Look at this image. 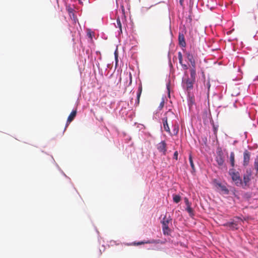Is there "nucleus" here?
<instances>
[{"label":"nucleus","instance_id":"nucleus-3","mask_svg":"<svg viewBox=\"0 0 258 258\" xmlns=\"http://www.w3.org/2000/svg\"><path fill=\"white\" fill-rule=\"evenodd\" d=\"M171 221L172 219L170 217L167 218L165 216L161 221V223L162 224V230L164 235H169L170 234L171 230L169 228L168 225Z\"/></svg>","mask_w":258,"mask_h":258},{"label":"nucleus","instance_id":"nucleus-22","mask_svg":"<svg viewBox=\"0 0 258 258\" xmlns=\"http://www.w3.org/2000/svg\"><path fill=\"white\" fill-rule=\"evenodd\" d=\"M186 211L190 216H192L194 215V211L191 208L190 205L187 206Z\"/></svg>","mask_w":258,"mask_h":258},{"label":"nucleus","instance_id":"nucleus-7","mask_svg":"<svg viewBox=\"0 0 258 258\" xmlns=\"http://www.w3.org/2000/svg\"><path fill=\"white\" fill-rule=\"evenodd\" d=\"M251 153L248 150H245L243 153V165L246 166L249 164Z\"/></svg>","mask_w":258,"mask_h":258},{"label":"nucleus","instance_id":"nucleus-16","mask_svg":"<svg viewBox=\"0 0 258 258\" xmlns=\"http://www.w3.org/2000/svg\"><path fill=\"white\" fill-rule=\"evenodd\" d=\"M158 242H157L156 240L152 239L151 240H148V241H141L138 243H135V245H139L143 244L145 243H157Z\"/></svg>","mask_w":258,"mask_h":258},{"label":"nucleus","instance_id":"nucleus-19","mask_svg":"<svg viewBox=\"0 0 258 258\" xmlns=\"http://www.w3.org/2000/svg\"><path fill=\"white\" fill-rule=\"evenodd\" d=\"M173 200L175 203H178L181 200V197L179 195H173Z\"/></svg>","mask_w":258,"mask_h":258},{"label":"nucleus","instance_id":"nucleus-6","mask_svg":"<svg viewBox=\"0 0 258 258\" xmlns=\"http://www.w3.org/2000/svg\"><path fill=\"white\" fill-rule=\"evenodd\" d=\"M195 81V80L190 78H187L184 80L182 82L183 87H184L187 91H190L193 89L194 84Z\"/></svg>","mask_w":258,"mask_h":258},{"label":"nucleus","instance_id":"nucleus-2","mask_svg":"<svg viewBox=\"0 0 258 258\" xmlns=\"http://www.w3.org/2000/svg\"><path fill=\"white\" fill-rule=\"evenodd\" d=\"M229 174L231 176L232 180L235 182L237 186H240L243 184L239 173L235 171L234 169H231L229 171Z\"/></svg>","mask_w":258,"mask_h":258},{"label":"nucleus","instance_id":"nucleus-18","mask_svg":"<svg viewBox=\"0 0 258 258\" xmlns=\"http://www.w3.org/2000/svg\"><path fill=\"white\" fill-rule=\"evenodd\" d=\"M204 80H205L204 74ZM204 87L207 89L208 92H209L210 87H211L210 82L209 80H208L206 83V81L204 80Z\"/></svg>","mask_w":258,"mask_h":258},{"label":"nucleus","instance_id":"nucleus-27","mask_svg":"<svg viewBox=\"0 0 258 258\" xmlns=\"http://www.w3.org/2000/svg\"><path fill=\"white\" fill-rule=\"evenodd\" d=\"M128 77L129 80H130L128 86H130L132 83V75L131 73H129Z\"/></svg>","mask_w":258,"mask_h":258},{"label":"nucleus","instance_id":"nucleus-15","mask_svg":"<svg viewBox=\"0 0 258 258\" xmlns=\"http://www.w3.org/2000/svg\"><path fill=\"white\" fill-rule=\"evenodd\" d=\"M142 92V85H140L138 88V92L137 93V100H136V102L135 103L136 106H138L139 104L140 98V96H141Z\"/></svg>","mask_w":258,"mask_h":258},{"label":"nucleus","instance_id":"nucleus-4","mask_svg":"<svg viewBox=\"0 0 258 258\" xmlns=\"http://www.w3.org/2000/svg\"><path fill=\"white\" fill-rule=\"evenodd\" d=\"M216 161L219 166H223L224 163V154L221 148H219L217 150Z\"/></svg>","mask_w":258,"mask_h":258},{"label":"nucleus","instance_id":"nucleus-29","mask_svg":"<svg viewBox=\"0 0 258 258\" xmlns=\"http://www.w3.org/2000/svg\"><path fill=\"white\" fill-rule=\"evenodd\" d=\"M164 105V100H162V101L160 103L159 107L160 108V109H161L163 107Z\"/></svg>","mask_w":258,"mask_h":258},{"label":"nucleus","instance_id":"nucleus-20","mask_svg":"<svg viewBox=\"0 0 258 258\" xmlns=\"http://www.w3.org/2000/svg\"><path fill=\"white\" fill-rule=\"evenodd\" d=\"M189 160L190 166H191L192 170L195 171V165H194V162L192 161V156L191 154H190L189 156Z\"/></svg>","mask_w":258,"mask_h":258},{"label":"nucleus","instance_id":"nucleus-33","mask_svg":"<svg viewBox=\"0 0 258 258\" xmlns=\"http://www.w3.org/2000/svg\"><path fill=\"white\" fill-rule=\"evenodd\" d=\"M236 218H237V219H238L239 220H241V219L240 218L238 217H236Z\"/></svg>","mask_w":258,"mask_h":258},{"label":"nucleus","instance_id":"nucleus-12","mask_svg":"<svg viewBox=\"0 0 258 258\" xmlns=\"http://www.w3.org/2000/svg\"><path fill=\"white\" fill-rule=\"evenodd\" d=\"M186 55L187 59L190 62L191 66H196V61L193 55L190 52H186Z\"/></svg>","mask_w":258,"mask_h":258},{"label":"nucleus","instance_id":"nucleus-11","mask_svg":"<svg viewBox=\"0 0 258 258\" xmlns=\"http://www.w3.org/2000/svg\"><path fill=\"white\" fill-rule=\"evenodd\" d=\"M77 114V110H73L72 112L70 113L69 116H68L67 122V125L68 126L69 123H70L71 122H72L76 117Z\"/></svg>","mask_w":258,"mask_h":258},{"label":"nucleus","instance_id":"nucleus-10","mask_svg":"<svg viewBox=\"0 0 258 258\" xmlns=\"http://www.w3.org/2000/svg\"><path fill=\"white\" fill-rule=\"evenodd\" d=\"M251 175V172L247 171V173L243 176V182L245 186H247L250 180V177Z\"/></svg>","mask_w":258,"mask_h":258},{"label":"nucleus","instance_id":"nucleus-31","mask_svg":"<svg viewBox=\"0 0 258 258\" xmlns=\"http://www.w3.org/2000/svg\"><path fill=\"white\" fill-rule=\"evenodd\" d=\"M184 201H185L186 206L190 205V203H189L188 199L186 198H184Z\"/></svg>","mask_w":258,"mask_h":258},{"label":"nucleus","instance_id":"nucleus-14","mask_svg":"<svg viewBox=\"0 0 258 258\" xmlns=\"http://www.w3.org/2000/svg\"><path fill=\"white\" fill-rule=\"evenodd\" d=\"M179 44L182 47H185L186 43L185 41L184 36L182 34H179L178 36Z\"/></svg>","mask_w":258,"mask_h":258},{"label":"nucleus","instance_id":"nucleus-28","mask_svg":"<svg viewBox=\"0 0 258 258\" xmlns=\"http://www.w3.org/2000/svg\"><path fill=\"white\" fill-rule=\"evenodd\" d=\"M178 153L177 151H175L174 153L173 158L175 159L176 160H177L178 159Z\"/></svg>","mask_w":258,"mask_h":258},{"label":"nucleus","instance_id":"nucleus-24","mask_svg":"<svg viewBox=\"0 0 258 258\" xmlns=\"http://www.w3.org/2000/svg\"><path fill=\"white\" fill-rule=\"evenodd\" d=\"M254 166V168L256 169L257 171H258V156H256V158L255 159Z\"/></svg>","mask_w":258,"mask_h":258},{"label":"nucleus","instance_id":"nucleus-21","mask_svg":"<svg viewBox=\"0 0 258 258\" xmlns=\"http://www.w3.org/2000/svg\"><path fill=\"white\" fill-rule=\"evenodd\" d=\"M116 22H117V25H116V27H118L119 28L120 32L121 33L122 32L121 24V22H120V19L119 17H118L117 18Z\"/></svg>","mask_w":258,"mask_h":258},{"label":"nucleus","instance_id":"nucleus-1","mask_svg":"<svg viewBox=\"0 0 258 258\" xmlns=\"http://www.w3.org/2000/svg\"><path fill=\"white\" fill-rule=\"evenodd\" d=\"M165 116L162 118L163 128L166 132L169 134H171L168 123H173V119H175L176 117L174 113L170 110L166 112L165 114Z\"/></svg>","mask_w":258,"mask_h":258},{"label":"nucleus","instance_id":"nucleus-34","mask_svg":"<svg viewBox=\"0 0 258 258\" xmlns=\"http://www.w3.org/2000/svg\"><path fill=\"white\" fill-rule=\"evenodd\" d=\"M182 0H180V4H181V3H182Z\"/></svg>","mask_w":258,"mask_h":258},{"label":"nucleus","instance_id":"nucleus-8","mask_svg":"<svg viewBox=\"0 0 258 258\" xmlns=\"http://www.w3.org/2000/svg\"><path fill=\"white\" fill-rule=\"evenodd\" d=\"M157 149L159 152H162L164 155H165L166 152V144L165 141H162L158 144Z\"/></svg>","mask_w":258,"mask_h":258},{"label":"nucleus","instance_id":"nucleus-23","mask_svg":"<svg viewBox=\"0 0 258 258\" xmlns=\"http://www.w3.org/2000/svg\"><path fill=\"white\" fill-rule=\"evenodd\" d=\"M174 128L173 130V132L174 133V135H177L179 131V127L178 125H176V124L173 125Z\"/></svg>","mask_w":258,"mask_h":258},{"label":"nucleus","instance_id":"nucleus-26","mask_svg":"<svg viewBox=\"0 0 258 258\" xmlns=\"http://www.w3.org/2000/svg\"><path fill=\"white\" fill-rule=\"evenodd\" d=\"M115 59L116 61V66H117L118 62V52L117 50H116L114 52Z\"/></svg>","mask_w":258,"mask_h":258},{"label":"nucleus","instance_id":"nucleus-32","mask_svg":"<svg viewBox=\"0 0 258 258\" xmlns=\"http://www.w3.org/2000/svg\"><path fill=\"white\" fill-rule=\"evenodd\" d=\"M213 129H214V134L216 135L217 134V127H216L215 125H213Z\"/></svg>","mask_w":258,"mask_h":258},{"label":"nucleus","instance_id":"nucleus-5","mask_svg":"<svg viewBox=\"0 0 258 258\" xmlns=\"http://www.w3.org/2000/svg\"><path fill=\"white\" fill-rule=\"evenodd\" d=\"M214 183L215 186L220 190V191L223 194L228 195L229 192V189L226 187V186L222 184L221 182L218 181L217 180L215 179L214 180Z\"/></svg>","mask_w":258,"mask_h":258},{"label":"nucleus","instance_id":"nucleus-17","mask_svg":"<svg viewBox=\"0 0 258 258\" xmlns=\"http://www.w3.org/2000/svg\"><path fill=\"white\" fill-rule=\"evenodd\" d=\"M230 162L232 167H234L235 165V154L232 152L230 154Z\"/></svg>","mask_w":258,"mask_h":258},{"label":"nucleus","instance_id":"nucleus-9","mask_svg":"<svg viewBox=\"0 0 258 258\" xmlns=\"http://www.w3.org/2000/svg\"><path fill=\"white\" fill-rule=\"evenodd\" d=\"M223 226H226V227H229L231 229H232L233 230H236L238 229V227H237L238 223L237 222L234 221L227 222V223L224 224Z\"/></svg>","mask_w":258,"mask_h":258},{"label":"nucleus","instance_id":"nucleus-25","mask_svg":"<svg viewBox=\"0 0 258 258\" xmlns=\"http://www.w3.org/2000/svg\"><path fill=\"white\" fill-rule=\"evenodd\" d=\"M178 57L179 59V62L180 64H182V55L181 52H179L178 53Z\"/></svg>","mask_w":258,"mask_h":258},{"label":"nucleus","instance_id":"nucleus-35","mask_svg":"<svg viewBox=\"0 0 258 258\" xmlns=\"http://www.w3.org/2000/svg\"><path fill=\"white\" fill-rule=\"evenodd\" d=\"M78 1L80 2V3H81V2H80V1H81V0H78Z\"/></svg>","mask_w":258,"mask_h":258},{"label":"nucleus","instance_id":"nucleus-13","mask_svg":"<svg viewBox=\"0 0 258 258\" xmlns=\"http://www.w3.org/2000/svg\"><path fill=\"white\" fill-rule=\"evenodd\" d=\"M190 71V79L196 81V66H191L189 69Z\"/></svg>","mask_w":258,"mask_h":258},{"label":"nucleus","instance_id":"nucleus-30","mask_svg":"<svg viewBox=\"0 0 258 258\" xmlns=\"http://www.w3.org/2000/svg\"><path fill=\"white\" fill-rule=\"evenodd\" d=\"M182 66V68L184 69V70H187L188 69V67L186 64H183L182 63V64H181Z\"/></svg>","mask_w":258,"mask_h":258}]
</instances>
